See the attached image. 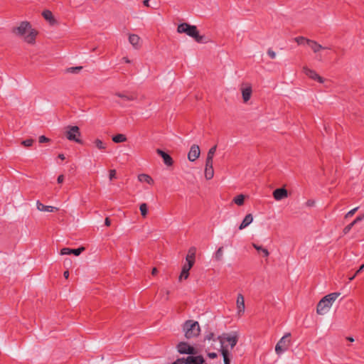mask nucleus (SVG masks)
Segmentation results:
<instances>
[{
	"mask_svg": "<svg viewBox=\"0 0 364 364\" xmlns=\"http://www.w3.org/2000/svg\"><path fill=\"white\" fill-rule=\"evenodd\" d=\"M12 33L18 36H23L28 43H33L36 37V32L31 29L30 23L27 21H22L18 26L12 28Z\"/></svg>",
	"mask_w": 364,
	"mask_h": 364,
	"instance_id": "f257e3e1",
	"label": "nucleus"
},
{
	"mask_svg": "<svg viewBox=\"0 0 364 364\" xmlns=\"http://www.w3.org/2000/svg\"><path fill=\"white\" fill-rule=\"evenodd\" d=\"M177 32L179 33H186L193 38L197 43H205V36L200 35L196 26L190 25L187 23H182L177 27Z\"/></svg>",
	"mask_w": 364,
	"mask_h": 364,
	"instance_id": "f03ea898",
	"label": "nucleus"
},
{
	"mask_svg": "<svg viewBox=\"0 0 364 364\" xmlns=\"http://www.w3.org/2000/svg\"><path fill=\"white\" fill-rule=\"evenodd\" d=\"M340 293L334 292L322 298L317 304L316 312L319 315L326 314L331 307L333 303L338 297Z\"/></svg>",
	"mask_w": 364,
	"mask_h": 364,
	"instance_id": "7ed1b4c3",
	"label": "nucleus"
},
{
	"mask_svg": "<svg viewBox=\"0 0 364 364\" xmlns=\"http://www.w3.org/2000/svg\"><path fill=\"white\" fill-rule=\"evenodd\" d=\"M183 331L185 337L191 339L200 335V328L198 321L188 320L183 325Z\"/></svg>",
	"mask_w": 364,
	"mask_h": 364,
	"instance_id": "20e7f679",
	"label": "nucleus"
},
{
	"mask_svg": "<svg viewBox=\"0 0 364 364\" xmlns=\"http://www.w3.org/2000/svg\"><path fill=\"white\" fill-rule=\"evenodd\" d=\"M65 135L69 141H73L78 144L82 143L80 139L81 134L80 129L77 126H68Z\"/></svg>",
	"mask_w": 364,
	"mask_h": 364,
	"instance_id": "39448f33",
	"label": "nucleus"
},
{
	"mask_svg": "<svg viewBox=\"0 0 364 364\" xmlns=\"http://www.w3.org/2000/svg\"><path fill=\"white\" fill-rule=\"evenodd\" d=\"M290 336L291 333H287L278 341L275 346V352L277 355H281L288 350L291 344Z\"/></svg>",
	"mask_w": 364,
	"mask_h": 364,
	"instance_id": "423d86ee",
	"label": "nucleus"
},
{
	"mask_svg": "<svg viewBox=\"0 0 364 364\" xmlns=\"http://www.w3.org/2000/svg\"><path fill=\"white\" fill-rule=\"evenodd\" d=\"M217 340L220 341L221 348L224 347L225 341L228 342L230 348H233L238 341V336L236 333H234L233 334L223 333V335L219 336L217 338Z\"/></svg>",
	"mask_w": 364,
	"mask_h": 364,
	"instance_id": "0eeeda50",
	"label": "nucleus"
},
{
	"mask_svg": "<svg viewBox=\"0 0 364 364\" xmlns=\"http://www.w3.org/2000/svg\"><path fill=\"white\" fill-rule=\"evenodd\" d=\"M205 360L202 355L188 356L187 358H178L173 364H203Z\"/></svg>",
	"mask_w": 364,
	"mask_h": 364,
	"instance_id": "6e6552de",
	"label": "nucleus"
},
{
	"mask_svg": "<svg viewBox=\"0 0 364 364\" xmlns=\"http://www.w3.org/2000/svg\"><path fill=\"white\" fill-rule=\"evenodd\" d=\"M177 350L181 354L194 355L196 353L195 348L186 342H180L177 346Z\"/></svg>",
	"mask_w": 364,
	"mask_h": 364,
	"instance_id": "1a4fd4ad",
	"label": "nucleus"
},
{
	"mask_svg": "<svg viewBox=\"0 0 364 364\" xmlns=\"http://www.w3.org/2000/svg\"><path fill=\"white\" fill-rule=\"evenodd\" d=\"M303 71L306 75L309 78L316 80L320 83H323L325 80L321 77L315 70L308 68L307 67L303 68Z\"/></svg>",
	"mask_w": 364,
	"mask_h": 364,
	"instance_id": "9d476101",
	"label": "nucleus"
},
{
	"mask_svg": "<svg viewBox=\"0 0 364 364\" xmlns=\"http://www.w3.org/2000/svg\"><path fill=\"white\" fill-rule=\"evenodd\" d=\"M200 151L199 146L193 144L191 146L190 151L188 154V159L191 161H196L200 156Z\"/></svg>",
	"mask_w": 364,
	"mask_h": 364,
	"instance_id": "9b49d317",
	"label": "nucleus"
},
{
	"mask_svg": "<svg viewBox=\"0 0 364 364\" xmlns=\"http://www.w3.org/2000/svg\"><path fill=\"white\" fill-rule=\"evenodd\" d=\"M273 197L276 200H281L288 197V191L284 188H277L273 191Z\"/></svg>",
	"mask_w": 364,
	"mask_h": 364,
	"instance_id": "f8f14e48",
	"label": "nucleus"
},
{
	"mask_svg": "<svg viewBox=\"0 0 364 364\" xmlns=\"http://www.w3.org/2000/svg\"><path fill=\"white\" fill-rule=\"evenodd\" d=\"M156 151L163 159L164 163L166 166H170L173 165V160L168 154L166 153L160 149H157Z\"/></svg>",
	"mask_w": 364,
	"mask_h": 364,
	"instance_id": "ddd939ff",
	"label": "nucleus"
},
{
	"mask_svg": "<svg viewBox=\"0 0 364 364\" xmlns=\"http://www.w3.org/2000/svg\"><path fill=\"white\" fill-rule=\"evenodd\" d=\"M214 176V169L213 166V162H207L205 161V177L207 180H210Z\"/></svg>",
	"mask_w": 364,
	"mask_h": 364,
	"instance_id": "4468645a",
	"label": "nucleus"
},
{
	"mask_svg": "<svg viewBox=\"0 0 364 364\" xmlns=\"http://www.w3.org/2000/svg\"><path fill=\"white\" fill-rule=\"evenodd\" d=\"M192 267L193 266L191 264H187V263H186L183 266L181 272L178 277L179 281H181L182 279H188V277L189 276V270L192 268Z\"/></svg>",
	"mask_w": 364,
	"mask_h": 364,
	"instance_id": "2eb2a0df",
	"label": "nucleus"
},
{
	"mask_svg": "<svg viewBox=\"0 0 364 364\" xmlns=\"http://www.w3.org/2000/svg\"><path fill=\"white\" fill-rule=\"evenodd\" d=\"M36 208L38 210L43 212H53L58 210V208L51 205H45L41 203L40 200H37Z\"/></svg>",
	"mask_w": 364,
	"mask_h": 364,
	"instance_id": "dca6fc26",
	"label": "nucleus"
},
{
	"mask_svg": "<svg viewBox=\"0 0 364 364\" xmlns=\"http://www.w3.org/2000/svg\"><path fill=\"white\" fill-rule=\"evenodd\" d=\"M237 308L239 314L244 313L245 309V299L241 294H239L237 297Z\"/></svg>",
	"mask_w": 364,
	"mask_h": 364,
	"instance_id": "f3484780",
	"label": "nucleus"
},
{
	"mask_svg": "<svg viewBox=\"0 0 364 364\" xmlns=\"http://www.w3.org/2000/svg\"><path fill=\"white\" fill-rule=\"evenodd\" d=\"M242 100L244 102H247L251 97L252 95V87L248 85L245 87H242Z\"/></svg>",
	"mask_w": 364,
	"mask_h": 364,
	"instance_id": "a211bd4d",
	"label": "nucleus"
},
{
	"mask_svg": "<svg viewBox=\"0 0 364 364\" xmlns=\"http://www.w3.org/2000/svg\"><path fill=\"white\" fill-rule=\"evenodd\" d=\"M196 252V249L194 247H192L188 250V255L186 257L187 264H191L192 266H193V264L195 263Z\"/></svg>",
	"mask_w": 364,
	"mask_h": 364,
	"instance_id": "6ab92c4d",
	"label": "nucleus"
},
{
	"mask_svg": "<svg viewBox=\"0 0 364 364\" xmlns=\"http://www.w3.org/2000/svg\"><path fill=\"white\" fill-rule=\"evenodd\" d=\"M253 221V216L251 213L247 214L245 218L243 219L242 222L239 226V230H242L245 228H247L250 224H251Z\"/></svg>",
	"mask_w": 364,
	"mask_h": 364,
	"instance_id": "aec40b11",
	"label": "nucleus"
},
{
	"mask_svg": "<svg viewBox=\"0 0 364 364\" xmlns=\"http://www.w3.org/2000/svg\"><path fill=\"white\" fill-rule=\"evenodd\" d=\"M308 46L312 49L314 53H317L322 49H326L327 48L323 47L321 45L318 43L316 41L310 40L308 41Z\"/></svg>",
	"mask_w": 364,
	"mask_h": 364,
	"instance_id": "412c9836",
	"label": "nucleus"
},
{
	"mask_svg": "<svg viewBox=\"0 0 364 364\" xmlns=\"http://www.w3.org/2000/svg\"><path fill=\"white\" fill-rule=\"evenodd\" d=\"M138 179L140 182L146 183L148 184L152 185L154 183V180L152 178L145 173H141L138 176Z\"/></svg>",
	"mask_w": 364,
	"mask_h": 364,
	"instance_id": "4be33fe9",
	"label": "nucleus"
},
{
	"mask_svg": "<svg viewBox=\"0 0 364 364\" xmlns=\"http://www.w3.org/2000/svg\"><path fill=\"white\" fill-rule=\"evenodd\" d=\"M139 41L140 38L138 35L130 34L129 36V41L134 48H137L139 43Z\"/></svg>",
	"mask_w": 364,
	"mask_h": 364,
	"instance_id": "5701e85b",
	"label": "nucleus"
},
{
	"mask_svg": "<svg viewBox=\"0 0 364 364\" xmlns=\"http://www.w3.org/2000/svg\"><path fill=\"white\" fill-rule=\"evenodd\" d=\"M221 354L223 356V360L225 364H230V353L228 349L223 347L220 349Z\"/></svg>",
	"mask_w": 364,
	"mask_h": 364,
	"instance_id": "b1692460",
	"label": "nucleus"
},
{
	"mask_svg": "<svg viewBox=\"0 0 364 364\" xmlns=\"http://www.w3.org/2000/svg\"><path fill=\"white\" fill-rule=\"evenodd\" d=\"M42 15L46 20L50 22V24H53L55 23L53 15L50 11L46 10L42 13Z\"/></svg>",
	"mask_w": 364,
	"mask_h": 364,
	"instance_id": "393cba45",
	"label": "nucleus"
},
{
	"mask_svg": "<svg viewBox=\"0 0 364 364\" xmlns=\"http://www.w3.org/2000/svg\"><path fill=\"white\" fill-rule=\"evenodd\" d=\"M216 149H217V145H215L213 146H212L208 152V154H207V158H206V161L207 162H213V157H214V155L215 154V151H216Z\"/></svg>",
	"mask_w": 364,
	"mask_h": 364,
	"instance_id": "a878e982",
	"label": "nucleus"
},
{
	"mask_svg": "<svg viewBox=\"0 0 364 364\" xmlns=\"http://www.w3.org/2000/svg\"><path fill=\"white\" fill-rule=\"evenodd\" d=\"M252 246L259 252H262L263 255V257H267L269 256V252L267 249L263 247L262 246L258 245L255 243H252Z\"/></svg>",
	"mask_w": 364,
	"mask_h": 364,
	"instance_id": "bb28decb",
	"label": "nucleus"
},
{
	"mask_svg": "<svg viewBox=\"0 0 364 364\" xmlns=\"http://www.w3.org/2000/svg\"><path fill=\"white\" fill-rule=\"evenodd\" d=\"M112 141L114 143H121L127 141V137L124 134H117L112 136Z\"/></svg>",
	"mask_w": 364,
	"mask_h": 364,
	"instance_id": "cd10ccee",
	"label": "nucleus"
},
{
	"mask_svg": "<svg viewBox=\"0 0 364 364\" xmlns=\"http://www.w3.org/2000/svg\"><path fill=\"white\" fill-rule=\"evenodd\" d=\"M294 41L297 43L298 45H308V41H310V39H308L304 36H298L294 38Z\"/></svg>",
	"mask_w": 364,
	"mask_h": 364,
	"instance_id": "c85d7f7f",
	"label": "nucleus"
},
{
	"mask_svg": "<svg viewBox=\"0 0 364 364\" xmlns=\"http://www.w3.org/2000/svg\"><path fill=\"white\" fill-rule=\"evenodd\" d=\"M245 196L240 194L234 198L233 201L237 205H242L244 204Z\"/></svg>",
	"mask_w": 364,
	"mask_h": 364,
	"instance_id": "c756f323",
	"label": "nucleus"
},
{
	"mask_svg": "<svg viewBox=\"0 0 364 364\" xmlns=\"http://www.w3.org/2000/svg\"><path fill=\"white\" fill-rule=\"evenodd\" d=\"M223 247H220L215 252L214 257H215V260L221 261L223 259Z\"/></svg>",
	"mask_w": 364,
	"mask_h": 364,
	"instance_id": "7c9ffc66",
	"label": "nucleus"
},
{
	"mask_svg": "<svg viewBox=\"0 0 364 364\" xmlns=\"http://www.w3.org/2000/svg\"><path fill=\"white\" fill-rule=\"evenodd\" d=\"M94 144L95 146L100 150H104L106 149L107 146L102 140L97 139L95 140Z\"/></svg>",
	"mask_w": 364,
	"mask_h": 364,
	"instance_id": "2f4dec72",
	"label": "nucleus"
},
{
	"mask_svg": "<svg viewBox=\"0 0 364 364\" xmlns=\"http://www.w3.org/2000/svg\"><path fill=\"white\" fill-rule=\"evenodd\" d=\"M115 95L127 101H132L135 100V97L133 95H128L120 92H117Z\"/></svg>",
	"mask_w": 364,
	"mask_h": 364,
	"instance_id": "473e14b6",
	"label": "nucleus"
},
{
	"mask_svg": "<svg viewBox=\"0 0 364 364\" xmlns=\"http://www.w3.org/2000/svg\"><path fill=\"white\" fill-rule=\"evenodd\" d=\"M141 215L145 218L148 213V208L146 203H141L139 207Z\"/></svg>",
	"mask_w": 364,
	"mask_h": 364,
	"instance_id": "72a5a7b5",
	"label": "nucleus"
},
{
	"mask_svg": "<svg viewBox=\"0 0 364 364\" xmlns=\"http://www.w3.org/2000/svg\"><path fill=\"white\" fill-rule=\"evenodd\" d=\"M84 250H85L84 247H80V248H77V249H71V254H73L75 256H78Z\"/></svg>",
	"mask_w": 364,
	"mask_h": 364,
	"instance_id": "f704fd0d",
	"label": "nucleus"
},
{
	"mask_svg": "<svg viewBox=\"0 0 364 364\" xmlns=\"http://www.w3.org/2000/svg\"><path fill=\"white\" fill-rule=\"evenodd\" d=\"M33 143V139H28L23 140L21 142V144L26 147H29V146H32Z\"/></svg>",
	"mask_w": 364,
	"mask_h": 364,
	"instance_id": "c9c22d12",
	"label": "nucleus"
},
{
	"mask_svg": "<svg viewBox=\"0 0 364 364\" xmlns=\"http://www.w3.org/2000/svg\"><path fill=\"white\" fill-rule=\"evenodd\" d=\"M60 254L62 255H70L71 254V249L70 248H68V247L63 248L60 250Z\"/></svg>",
	"mask_w": 364,
	"mask_h": 364,
	"instance_id": "e433bc0d",
	"label": "nucleus"
},
{
	"mask_svg": "<svg viewBox=\"0 0 364 364\" xmlns=\"http://www.w3.org/2000/svg\"><path fill=\"white\" fill-rule=\"evenodd\" d=\"M116 173H117V172H116V170H114V169H112L109 171V178L110 181H112L116 178Z\"/></svg>",
	"mask_w": 364,
	"mask_h": 364,
	"instance_id": "4c0bfd02",
	"label": "nucleus"
},
{
	"mask_svg": "<svg viewBox=\"0 0 364 364\" xmlns=\"http://www.w3.org/2000/svg\"><path fill=\"white\" fill-rule=\"evenodd\" d=\"M353 225H354V223L352 222L349 225L346 226L343 229L344 234H347L351 230V228L353 227Z\"/></svg>",
	"mask_w": 364,
	"mask_h": 364,
	"instance_id": "58836bf2",
	"label": "nucleus"
},
{
	"mask_svg": "<svg viewBox=\"0 0 364 364\" xmlns=\"http://www.w3.org/2000/svg\"><path fill=\"white\" fill-rule=\"evenodd\" d=\"M358 207H356V208L352 209L351 210H350L349 212H348L347 214L346 215V218L353 216L355 214V213L358 210Z\"/></svg>",
	"mask_w": 364,
	"mask_h": 364,
	"instance_id": "ea45409f",
	"label": "nucleus"
},
{
	"mask_svg": "<svg viewBox=\"0 0 364 364\" xmlns=\"http://www.w3.org/2000/svg\"><path fill=\"white\" fill-rule=\"evenodd\" d=\"M82 68V67H81V66L72 67L68 69V71L70 73H77V72L80 71Z\"/></svg>",
	"mask_w": 364,
	"mask_h": 364,
	"instance_id": "a19ab883",
	"label": "nucleus"
},
{
	"mask_svg": "<svg viewBox=\"0 0 364 364\" xmlns=\"http://www.w3.org/2000/svg\"><path fill=\"white\" fill-rule=\"evenodd\" d=\"M267 54L272 59H274L276 58V53L271 48L268 49Z\"/></svg>",
	"mask_w": 364,
	"mask_h": 364,
	"instance_id": "79ce46f5",
	"label": "nucleus"
},
{
	"mask_svg": "<svg viewBox=\"0 0 364 364\" xmlns=\"http://www.w3.org/2000/svg\"><path fill=\"white\" fill-rule=\"evenodd\" d=\"M38 141L40 143H45V142L49 141L50 139L48 138H47L46 136L42 135L39 137Z\"/></svg>",
	"mask_w": 364,
	"mask_h": 364,
	"instance_id": "37998d69",
	"label": "nucleus"
},
{
	"mask_svg": "<svg viewBox=\"0 0 364 364\" xmlns=\"http://www.w3.org/2000/svg\"><path fill=\"white\" fill-rule=\"evenodd\" d=\"M364 219V214L361 215H359L353 221V223L355 224H356L357 223L360 222V221H362Z\"/></svg>",
	"mask_w": 364,
	"mask_h": 364,
	"instance_id": "c03bdc74",
	"label": "nucleus"
},
{
	"mask_svg": "<svg viewBox=\"0 0 364 364\" xmlns=\"http://www.w3.org/2000/svg\"><path fill=\"white\" fill-rule=\"evenodd\" d=\"M208 356L211 358V359H214V358H216L218 357V354L216 353H208Z\"/></svg>",
	"mask_w": 364,
	"mask_h": 364,
	"instance_id": "a18cd8bd",
	"label": "nucleus"
},
{
	"mask_svg": "<svg viewBox=\"0 0 364 364\" xmlns=\"http://www.w3.org/2000/svg\"><path fill=\"white\" fill-rule=\"evenodd\" d=\"M213 337H214V333H208V335L205 336V340H211V339H213Z\"/></svg>",
	"mask_w": 364,
	"mask_h": 364,
	"instance_id": "49530a36",
	"label": "nucleus"
},
{
	"mask_svg": "<svg viewBox=\"0 0 364 364\" xmlns=\"http://www.w3.org/2000/svg\"><path fill=\"white\" fill-rule=\"evenodd\" d=\"M64 181V176L63 174L61 175H59L58 178H57V181L58 183H62Z\"/></svg>",
	"mask_w": 364,
	"mask_h": 364,
	"instance_id": "de8ad7c7",
	"label": "nucleus"
},
{
	"mask_svg": "<svg viewBox=\"0 0 364 364\" xmlns=\"http://www.w3.org/2000/svg\"><path fill=\"white\" fill-rule=\"evenodd\" d=\"M105 225L106 226H109L111 225V220H109V218H106L105 220Z\"/></svg>",
	"mask_w": 364,
	"mask_h": 364,
	"instance_id": "09e8293b",
	"label": "nucleus"
},
{
	"mask_svg": "<svg viewBox=\"0 0 364 364\" xmlns=\"http://www.w3.org/2000/svg\"><path fill=\"white\" fill-rule=\"evenodd\" d=\"M314 205V200H307V202H306V205L307 206H313Z\"/></svg>",
	"mask_w": 364,
	"mask_h": 364,
	"instance_id": "8fccbe9b",
	"label": "nucleus"
},
{
	"mask_svg": "<svg viewBox=\"0 0 364 364\" xmlns=\"http://www.w3.org/2000/svg\"><path fill=\"white\" fill-rule=\"evenodd\" d=\"M364 269V264H362L360 268L355 272L357 274H358L360 272H362Z\"/></svg>",
	"mask_w": 364,
	"mask_h": 364,
	"instance_id": "3c124183",
	"label": "nucleus"
},
{
	"mask_svg": "<svg viewBox=\"0 0 364 364\" xmlns=\"http://www.w3.org/2000/svg\"><path fill=\"white\" fill-rule=\"evenodd\" d=\"M158 273V269L156 267H154L151 271L152 275H156Z\"/></svg>",
	"mask_w": 364,
	"mask_h": 364,
	"instance_id": "603ef678",
	"label": "nucleus"
},
{
	"mask_svg": "<svg viewBox=\"0 0 364 364\" xmlns=\"http://www.w3.org/2000/svg\"><path fill=\"white\" fill-rule=\"evenodd\" d=\"M63 276L65 279H68V277H69V272L67 270V271H65L64 273H63Z\"/></svg>",
	"mask_w": 364,
	"mask_h": 364,
	"instance_id": "864d4df0",
	"label": "nucleus"
},
{
	"mask_svg": "<svg viewBox=\"0 0 364 364\" xmlns=\"http://www.w3.org/2000/svg\"><path fill=\"white\" fill-rule=\"evenodd\" d=\"M143 4L145 6H149V0H144L143 1Z\"/></svg>",
	"mask_w": 364,
	"mask_h": 364,
	"instance_id": "5fc2aeb1",
	"label": "nucleus"
},
{
	"mask_svg": "<svg viewBox=\"0 0 364 364\" xmlns=\"http://www.w3.org/2000/svg\"><path fill=\"white\" fill-rule=\"evenodd\" d=\"M122 60L126 63H130V60H129V58L127 57H124L122 58Z\"/></svg>",
	"mask_w": 364,
	"mask_h": 364,
	"instance_id": "6e6d98bb",
	"label": "nucleus"
},
{
	"mask_svg": "<svg viewBox=\"0 0 364 364\" xmlns=\"http://www.w3.org/2000/svg\"><path fill=\"white\" fill-rule=\"evenodd\" d=\"M169 293L170 291L168 290H166L165 291V294H166V300H168V295H169Z\"/></svg>",
	"mask_w": 364,
	"mask_h": 364,
	"instance_id": "4d7b16f0",
	"label": "nucleus"
},
{
	"mask_svg": "<svg viewBox=\"0 0 364 364\" xmlns=\"http://www.w3.org/2000/svg\"><path fill=\"white\" fill-rule=\"evenodd\" d=\"M358 274L356 273H355L353 276H350V277H349V281H352L354 279V278L357 276Z\"/></svg>",
	"mask_w": 364,
	"mask_h": 364,
	"instance_id": "13d9d810",
	"label": "nucleus"
},
{
	"mask_svg": "<svg viewBox=\"0 0 364 364\" xmlns=\"http://www.w3.org/2000/svg\"><path fill=\"white\" fill-rule=\"evenodd\" d=\"M58 158H59V159H62V160H64V159H65V156H64V154H60L58 155Z\"/></svg>",
	"mask_w": 364,
	"mask_h": 364,
	"instance_id": "bf43d9fd",
	"label": "nucleus"
},
{
	"mask_svg": "<svg viewBox=\"0 0 364 364\" xmlns=\"http://www.w3.org/2000/svg\"><path fill=\"white\" fill-rule=\"evenodd\" d=\"M348 340L350 341V342H353L354 341L353 338H348Z\"/></svg>",
	"mask_w": 364,
	"mask_h": 364,
	"instance_id": "052dcab7",
	"label": "nucleus"
}]
</instances>
